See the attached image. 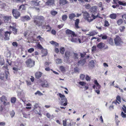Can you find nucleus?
I'll return each instance as SVG.
<instances>
[{"label": "nucleus", "mask_w": 126, "mask_h": 126, "mask_svg": "<svg viewBox=\"0 0 126 126\" xmlns=\"http://www.w3.org/2000/svg\"><path fill=\"white\" fill-rule=\"evenodd\" d=\"M56 62L57 64H59L62 62V61L61 59H58L56 60Z\"/></svg>", "instance_id": "f704fd0d"}, {"label": "nucleus", "mask_w": 126, "mask_h": 126, "mask_svg": "<svg viewBox=\"0 0 126 126\" xmlns=\"http://www.w3.org/2000/svg\"><path fill=\"white\" fill-rule=\"evenodd\" d=\"M85 77V76L83 74H81L80 75V79L82 80H83L84 79Z\"/></svg>", "instance_id": "5fc2aeb1"}, {"label": "nucleus", "mask_w": 126, "mask_h": 126, "mask_svg": "<svg viewBox=\"0 0 126 126\" xmlns=\"http://www.w3.org/2000/svg\"><path fill=\"white\" fill-rule=\"evenodd\" d=\"M42 53L43 54L42 55V57L46 55L47 54V50L46 49H43L42 51Z\"/></svg>", "instance_id": "bb28decb"}, {"label": "nucleus", "mask_w": 126, "mask_h": 126, "mask_svg": "<svg viewBox=\"0 0 126 126\" xmlns=\"http://www.w3.org/2000/svg\"><path fill=\"white\" fill-rule=\"evenodd\" d=\"M71 53L70 51H67L65 52V55L67 58H69L70 56Z\"/></svg>", "instance_id": "a211bd4d"}, {"label": "nucleus", "mask_w": 126, "mask_h": 126, "mask_svg": "<svg viewBox=\"0 0 126 126\" xmlns=\"http://www.w3.org/2000/svg\"><path fill=\"white\" fill-rule=\"evenodd\" d=\"M65 50V48L64 47H61L60 49V52L62 54H64Z\"/></svg>", "instance_id": "c85d7f7f"}, {"label": "nucleus", "mask_w": 126, "mask_h": 126, "mask_svg": "<svg viewBox=\"0 0 126 126\" xmlns=\"http://www.w3.org/2000/svg\"><path fill=\"white\" fill-rule=\"evenodd\" d=\"M46 29H48V30L47 31H49L51 30V28L50 27L49 25H47L46 27Z\"/></svg>", "instance_id": "6e6d98bb"}, {"label": "nucleus", "mask_w": 126, "mask_h": 126, "mask_svg": "<svg viewBox=\"0 0 126 126\" xmlns=\"http://www.w3.org/2000/svg\"><path fill=\"white\" fill-rule=\"evenodd\" d=\"M12 45L16 47L17 46V44L16 42H13L12 44Z\"/></svg>", "instance_id": "338daca9"}, {"label": "nucleus", "mask_w": 126, "mask_h": 126, "mask_svg": "<svg viewBox=\"0 0 126 126\" xmlns=\"http://www.w3.org/2000/svg\"><path fill=\"white\" fill-rule=\"evenodd\" d=\"M16 101V98L15 97H12L11 99V103H15Z\"/></svg>", "instance_id": "8fccbe9b"}, {"label": "nucleus", "mask_w": 126, "mask_h": 126, "mask_svg": "<svg viewBox=\"0 0 126 126\" xmlns=\"http://www.w3.org/2000/svg\"><path fill=\"white\" fill-rule=\"evenodd\" d=\"M14 2L17 3L19 2H21L22 3V0H12Z\"/></svg>", "instance_id": "09e8293b"}, {"label": "nucleus", "mask_w": 126, "mask_h": 126, "mask_svg": "<svg viewBox=\"0 0 126 126\" xmlns=\"http://www.w3.org/2000/svg\"><path fill=\"white\" fill-rule=\"evenodd\" d=\"M79 84L82 86H84L86 84L83 81H80L79 82Z\"/></svg>", "instance_id": "0e129e2a"}, {"label": "nucleus", "mask_w": 126, "mask_h": 126, "mask_svg": "<svg viewBox=\"0 0 126 126\" xmlns=\"http://www.w3.org/2000/svg\"><path fill=\"white\" fill-rule=\"evenodd\" d=\"M125 27L124 26H121L120 30L121 32H122L124 31V30L125 29Z\"/></svg>", "instance_id": "13d9d810"}, {"label": "nucleus", "mask_w": 126, "mask_h": 126, "mask_svg": "<svg viewBox=\"0 0 126 126\" xmlns=\"http://www.w3.org/2000/svg\"><path fill=\"white\" fill-rule=\"evenodd\" d=\"M34 22L35 24L37 26H40L42 25V21L44 20V18L43 16H34Z\"/></svg>", "instance_id": "f257e3e1"}, {"label": "nucleus", "mask_w": 126, "mask_h": 126, "mask_svg": "<svg viewBox=\"0 0 126 126\" xmlns=\"http://www.w3.org/2000/svg\"><path fill=\"white\" fill-rule=\"evenodd\" d=\"M34 50V49L33 48H31L28 50V52L30 53L33 52Z\"/></svg>", "instance_id": "a18cd8bd"}, {"label": "nucleus", "mask_w": 126, "mask_h": 126, "mask_svg": "<svg viewBox=\"0 0 126 126\" xmlns=\"http://www.w3.org/2000/svg\"><path fill=\"white\" fill-rule=\"evenodd\" d=\"M117 17L116 15L114 13L111 14L110 16V17L111 19H115Z\"/></svg>", "instance_id": "412c9836"}, {"label": "nucleus", "mask_w": 126, "mask_h": 126, "mask_svg": "<svg viewBox=\"0 0 126 126\" xmlns=\"http://www.w3.org/2000/svg\"><path fill=\"white\" fill-rule=\"evenodd\" d=\"M0 100L2 102H4L5 101H7V99L6 97L3 95L0 97Z\"/></svg>", "instance_id": "cd10ccee"}, {"label": "nucleus", "mask_w": 126, "mask_h": 126, "mask_svg": "<svg viewBox=\"0 0 126 126\" xmlns=\"http://www.w3.org/2000/svg\"><path fill=\"white\" fill-rule=\"evenodd\" d=\"M94 60H91L90 62L89 65L92 67H94Z\"/></svg>", "instance_id": "c756f323"}, {"label": "nucleus", "mask_w": 126, "mask_h": 126, "mask_svg": "<svg viewBox=\"0 0 126 126\" xmlns=\"http://www.w3.org/2000/svg\"><path fill=\"white\" fill-rule=\"evenodd\" d=\"M122 18L124 19H125V20H124L125 21V23H126V15H123L122 16Z\"/></svg>", "instance_id": "bf43d9fd"}, {"label": "nucleus", "mask_w": 126, "mask_h": 126, "mask_svg": "<svg viewBox=\"0 0 126 126\" xmlns=\"http://www.w3.org/2000/svg\"><path fill=\"white\" fill-rule=\"evenodd\" d=\"M22 91H18L17 92V95L19 97L21 96V93Z\"/></svg>", "instance_id": "e2e57ef3"}, {"label": "nucleus", "mask_w": 126, "mask_h": 126, "mask_svg": "<svg viewBox=\"0 0 126 126\" xmlns=\"http://www.w3.org/2000/svg\"><path fill=\"white\" fill-rule=\"evenodd\" d=\"M86 79L87 81H89L90 79V78L88 75H86L85 78Z\"/></svg>", "instance_id": "69168bd1"}, {"label": "nucleus", "mask_w": 126, "mask_h": 126, "mask_svg": "<svg viewBox=\"0 0 126 126\" xmlns=\"http://www.w3.org/2000/svg\"><path fill=\"white\" fill-rule=\"evenodd\" d=\"M4 32L1 30H0V39L1 40H3V35Z\"/></svg>", "instance_id": "393cba45"}, {"label": "nucleus", "mask_w": 126, "mask_h": 126, "mask_svg": "<svg viewBox=\"0 0 126 126\" xmlns=\"http://www.w3.org/2000/svg\"><path fill=\"white\" fill-rule=\"evenodd\" d=\"M31 19V18L28 16L26 15L22 16L21 18L22 20L23 21H28Z\"/></svg>", "instance_id": "9b49d317"}, {"label": "nucleus", "mask_w": 126, "mask_h": 126, "mask_svg": "<svg viewBox=\"0 0 126 126\" xmlns=\"http://www.w3.org/2000/svg\"><path fill=\"white\" fill-rule=\"evenodd\" d=\"M25 63L27 66L30 68L33 66L35 64L34 61L30 58L28 59Z\"/></svg>", "instance_id": "20e7f679"}, {"label": "nucleus", "mask_w": 126, "mask_h": 126, "mask_svg": "<svg viewBox=\"0 0 126 126\" xmlns=\"http://www.w3.org/2000/svg\"><path fill=\"white\" fill-rule=\"evenodd\" d=\"M35 95L38 94L40 95H43V94L39 91H37L35 93Z\"/></svg>", "instance_id": "3c124183"}, {"label": "nucleus", "mask_w": 126, "mask_h": 126, "mask_svg": "<svg viewBox=\"0 0 126 126\" xmlns=\"http://www.w3.org/2000/svg\"><path fill=\"white\" fill-rule=\"evenodd\" d=\"M123 22V20L121 19H118L117 21V23L119 25H121L122 23Z\"/></svg>", "instance_id": "72a5a7b5"}, {"label": "nucleus", "mask_w": 126, "mask_h": 126, "mask_svg": "<svg viewBox=\"0 0 126 126\" xmlns=\"http://www.w3.org/2000/svg\"><path fill=\"white\" fill-rule=\"evenodd\" d=\"M37 39L38 41H40L41 42H43L44 41V38L41 37L39 35L37 37Z\"/></svg>", "instance_id": "a878e982"}, {"label": "nucleus", "mask_w": 126, "mask_h": 126, "mask_svg": "<svg viewBox=\"0 0 126 126\" xmlns=\"http://www.w3.org/2000/svg\"><path fill=\"white\" fill-rule=\"evenodd\" d=\"M80 56L78 54L76 53H74L73 58L74 59L77 60L79 57Z\"/></svg>", "instance_id": "4be33fe9"}, {"label": "nucleus", "mask_w": 126, "mask_h": 126, "mask_svg": "<svg viewBox=\"0 0 126 126\" xmlns=\"http://www.w3.org/2000/svg\"><path fill=\"white\" fill-rule=\"evenodd\" d=\"M5 78L6 79H8V77L9 76V72L8 71H6L5 72Z\"/></svg>", "instance_id": "c03bdc74"}, {"label": "nucleus", "mask_w": 126, "mask_h": 126, "mask_svg": "<svg viewBox=\"0 0 126 126\" xmlns=\"http://www.w3.org/2000/svg\"><path fill=\"white\" fill-rule=\"evenodd\" d=\"M105 46V44L104 43L101 42L99 43L97 45V47L99 48L102 49Z\"/></svg>", "instance_id": "4468645a"}, {"label": "nucleus", "mask_w": 126, "mask_h": 126, "mask_svg": "<svg viewBox=\"0 0 126 126\" xmlns=\"http://www.w3.org/2000/svg\"><path fill=\"white\" fill-rule=\"evenodd\" d=\"M42 86L43 87L49 88V85L47 81L44 80L43 83L42 84Z\"/></svg>", "instance_id": "ddd939ff"}, {"label": "nucleus", "mask_w": 126, "mask_h": 126, "mask_svg": "<svg viewBox=\"0 0 126 126\" xmlns=\"http://www.w3.org/2000/svg\"><path fill=\"white\" fill-rule=\"evenodd\" d=\"M118 4L121 5H122L123 6H126V3H123L122 2L120 1H118Z\"/></svg>", "instance_id": "58836bf2"}, {"label": "nucleus", "mask_w": 126, "mask_h": 126, "mask_svg": "<svg viewBox=\"0 0 126 126\" xmlns=\"http://www.w3.org/2000/svg\"><path fill=\"white\" fill-rule=\"evenodd\" d=\"M97 34V33L95 31H93L89 32V33L87 34V35L90 36H93Z\"/></svg>", "instance_id": "5701e85b"}, {"label": "nucleus", "mask_w": 126, "mask_h": 126, "mask_svg": "<svg viewBox=\"0 0 126 126\" xmlns=\"http://www.w3.org/2000/svg\"><path fill=\"white\" fill-rule=\"evenodd\" d=\"M63 126H66L67 120L65 119L64 120H63Z\"/></svg>", "instance_id": "4d7b16f0"}, {"label": "nucleus", "mask_w": 126, "mask_h": 126, "mask_svg": "<svg viewBox=\"0 0 126 126\" xmlns=\"http://www.w3.org/2000/svg\"><path fill=\"white\" fill-rule=\"evenodd\" d=\"M85 8L87 9H89L91 7L90 5L88 4H87L85 5Z\"/></svg>", "instance_id": "a19ab883"}, {"label": "nucleus", "mask_w": 126, "mask_h": 126, "mask_svg": "<svg viewBox=\"0 0 126 126\" xmlns=\"http://www.w3.org/2000/svg\"><path fill=\"white\" fill-rule=\"evenodd\" d=\"M3 104L4 106H6L10 105V103L7 101H5L3 102Z\"/></svg>", "instance_id": "c9c22d12"}, {"label": "nucleus", "mask_w": 126, "mask_h": 126, "mask_svg": "<svg viewBox=\"0 0 126 126\" xmlns=\"http://www.w3.org/2000/svg\"><path fill=\"white\" fill-rule=\"evenodd\" d=\"M59 95L61 98V99H59L60 104L62 105L65 106L67 104V99L65 97V96L64 95L59 93Z\"/></svg>", "instance_id": "f03ea898"}, {"label": "nucleus", "mask_w": 126, "mask_h": 126, "mask_svg": "<svg viewBox=\"0 0 126 126\" xmlns=\"http://www.w3.org/2000/svg\"><path fill=\"white\" fill-rule=\"evenodd\" d=\"M107 38V36L106 35H103L102 37V39H106Z\"/></svg>", "instance_id": "774afa93"}, {"label": "nucleus", "mask_w": 126, "mask_h": 126, "mask_svg": "<svg viewBox=\"0 0 126 126\" xmlns=\"http://www.w3.org/2000/svg\"><path fill=\"white\" fill-rule=\"evenodd\" d=\"M11 33L9 32H5L4 38L6 40H9V36Z\"/></svg>", "instance_id": "1a4fd4ad"}, {"label": "nucleus", "mask_w": 126, "mask_h": 126, "mask_svg": "<svg viewBox=\"0 0 126 126\" xmlns=\"http://www.w3.org/2000/svg\"><path fill=\"white\" fill-rule=\"evenodd\" d=\"M94 83L99 88H100L101 86L99 84L96 80H94Z\"/></svg>", "instance_id": "4c0bfd02"}, {"label": "nucleus", "mask_w": 126, "mask_h": 126, "mask_svg": "<svg viewBox=\"0 0 126 126\" xmlns=\"http://www.w3.org/2000/svg\"><path fill=\"white\" fill-rule=\"evenodd\" d=\"M59 3L60 5H64L67 3L68 2L66 0H59Z\"/></svg>", "instance_id": "2eb2a0df"}, {"label": "nucleus", "mask_w": 126, "mask_h": 126, "mask_svg": "<svg viewBox=\"0 0 126 126\" xmlns=\"http://www.w3.org/2000/svg\"><path fill=\"white\" fill-rule=\"evenodd\" d=\"M67 17V16L66 15H64L62 16V20L63 21H65L66 20Z\"/></svg>", "instance_id": "e433bc0d"}, {"label": "nucleus", "mask_w": 126, "mask_h": 126, "mask_svg": "<svg viewBox=\"0 0 126 126\" xmlns=\"http://www.w3.org/2000/svg\"><path fill=\"white\" fill-rule=\"evenodd\" d=\"M21 8H22V10H25L26 9V8L24 6V5H20L19 7V9H20Z\"/></svg>", "instance_id": "de8ad7c7"}, {"label": "nucleus", "mask_w": 126, "mask_h": 126, "mask_svg": "<svg viewBox=\"0 0 126 126\" xmlns=\"http://www.w3.org/2000/svg\"><path fill=\"white\" fill-rule=\"evenodd\" d=\"M6 6L5 3L1 2L0 0V7L2 8H3Z\"/></svg>", "instance_id": "473e14b6"}, {"label": "nucleus", "mask_w": 126, "mask_h": 126, "mask_svg": "<svg viewBox=\"0 0 126 126\" xmlns=\"http://www.w3.org/2000/svg\"><path fill=\"white\" fill-rule=\"evenodd\" d=\"M79 21V19H77L75 20V27L77 28H78L79 26H78V24Z\"/></svg>", "instance_id": "b1692460"}, {"label": "nucleus", "mask_w": 126, "mask_h": 126, "mask_svg": "<svg viewBox=\"0 0 126 126\" xmlns=\"http://www.w3.org/2000/svg\"><path fill=\"white\" fill-rule=\"evenodd\" d=\"M76 16L75 14L74 13L70 14L69 15V18L70 19H72L74 18Z\"/></svg>", "instance_id": "6ab92c4d"}, {"label": "nucleus", "mask_w": 126, "mask_h": 126, "mask_svg": "<svg viewBox=\"0 0 126 126\" xmlns=\"http://www.w3.org/2000/svg\"><path fill=\"white\" fill-rule=\"evenodd\" d=\"M60 69L61 71L63 72L65 71V67L64 66H61L60 67Z\"/></svg>", "instance_id": "603ef678"}, {"label": "nucleus", "mask_w": 126, "mask_h": 126, "mask_svg": "<svg viewBox=\"0 0 126 126\" xmlns=\"http://www.w3.org/2000/svg\"><path fill=\"white\" fill-rule=\"evenodd\" d=\"M118 101L120 102H121V97L119 95H118L116 97V100L114 101H113L112 103V104L113 105H114L115 104L116 105H118L119 104V102L117 101Z\"/></svg>", "instance_id": "6e6552de"}, {"label": "nucleus", "mask_w": 126, "mask_h": 126, "mask_svg": "<svg viewBox=\"0 0 126 126\" xmlns=\"http://www.w3.org/2000/svg\"><path fill=\"white\" fill-rule=\"evenodd\" d=\"M12 13L16 19L20 15L19 12L16 10L13 9L12 11Z\"/></svg>", "instance_id": "423d86ee"}, {"label": "nucleus", "mask_w": 126, "mask_h": 126, "mask_svg": "<svg viewBox=\"0 0 126 126\" xmlns=\"http://www.w3.org/2000/svg\"><path fill=\"white\" fill-rule=\"evenodd\" d=\"M51 13L52 15L55 16L57 14V12L56 11H52L51 12Z\"/></svg>", "instance_id": "37998d69"}, {"label": "nucleus", "mask_w": 126, "mask_h": 126, "mask_svg": "<svg viewBox=\"0 0 126 126\" xmlns=\"http://www.w3.org/2000/svg\"><path fill=\"white\" fill-rule=\"evenodd\" d=\"M110 25V24L108 21L107 20H105V21L104 26L105 27L108 26Z\"/></svg>", "instance_id": "49530a36"}, {"label": "nucleus", "mask_w": 126, "mask_h": 126, "mask_svg": "<svg viewBox=\"0 0 126 126\" xmlns=\"http://www.w3.org/2000/svg\"><path fill=\"white\" fill-rule=\"evenodd\" d=\"M23 114L24 116V117L27 118L30 115L29 114H27L26 113H23Z\"/></svg>", "instance_id": "680f3d73"}, {"label": "nucleus", "mask_w": 126, "mask_h": 126, "mask_svg": "<svg viewBox=\"0 0 126 126\" xmlns=\"http://www.w3.org/2000/svg\"><path fill=\"white\" fill-rule=\"evenodd\" d=\"M11 18V16H4L3 17L4 20L5 22L9 21Z\"/></svg>", "instance_id": "aec40b11"}, {"label": "nucleus", "mask_w": 126, "mask_h": 126, "mask_svg": "<svg viewBox=\"0 0 126 126\" xmlns=\"http://www.w3.org/2000/svg\"><path fill=\"white\" fill-rule=\"evenodd\" d=\"M4 62L3 59H0V65L2 66L4 64Z\"/></svg>", "instance_id": "864d4df0"}, {"label": "nucleus", "mask_w": 126, "mask_h": 126, "mask_svg": "<svg viewBox=\"0 0 126 126\" xmlns=\"http://www.w3.org/2000/svg\"><path fill=\"white\" fill-rule=\"evenodd\" d=\"M97 9V7L95 6H93L91 8V10L92 12L96 11Z\"/></svg>", "instance_id": "7c9ffc66"}, {"label": "nucleus", "mask_w": 126, "mask_h": 126, "mask_svg": "<svg viewBox=\"0 0 126 126\" xmlns=\"http://www.w3.org/2000/svg\"><path fill=\"white\" fill-rule=\"evenodd\" d=\"M13 26H12L10 25V27L12 29L13 33L15 34H16L17 32V29L14 27L16 26V24L13 23Z\"/></svg>", "instance_id": "9d476101"}, {"label": "nucleus", "mask_w": 126, "mask_h": 126, "mask_svg": "<svg viewBox=\"0 0 126 126\" xmlns=\"http://www.w3.org/2000/svg\"><path fill=\"white\" fill-rule=\"evenodd\" d=\"M54 1L53 0H48L46 2V5H51L54 4Z\"/></svg>", "instance_id": "dca6fc26"}, {"label": "nucleus", "mask_w": 126, "mask_h": 126, "mask_svg": "<svg viewBox=\"0 0 126 126\" xmlns=\"http://www.w3.org/2000/svg\"><path fill=\"white\" fill-rule=\"evenodd\" d=\"M83 18L84 19L89 22L92 21L93 19L91 18V17L90 16V15L89 13L86 11H84L82 12Z\"/></svg>", "instance_id": "7ed1b4c3"}, {"label": "nucleus", "mask_w": 126, "mask_h": 126, "mask_svg": "<svg viewBox=\"0 0 126 126\" xmlns=\"http://www.w3.org/2000/svg\"><path fill=\"white\" fill-rule=\"evenodd\" d=\"M71 41L73 43H78V41L79 43H81L80 40L77 38H73L72 39Z\"/></svg>", "instance_id": "f8f14e48"}, {"label": "nucleus", "mask_w": 126, "mask_h": 126, "mask_svg": "<svg viewBox=\"0 0 126 126\" xmlns=\"http://www.w3.org/2000/svg\"><path fill=\"white\" fill-rule=\"evenodd\" d=\"M114 43L116 46L119 45L122 43L121 39L118 36H117L114 39Z\"/></svg>", "instance_id": "39448f33"}, {"label": "nucleus", "mask_w": 126, "mask_h": 126, "mask_svg": "<svg viewBox=\"0 0 126 126\" xmlns=\"http://www.w3.org/2000/svg\"><path fill=\"white\" fill-rule=\"evenodd\" d=\"M121 115L123 118L126 117V114L124 113L123 111L122 112Z\"/></svg>", "instance_id": "052dcab7"}, {"label": "nucleus", "mask_w": 126, "mask_h": 126, "mask_svg": "<svg viewBox=\"0 0 126 126\" xmlns=\"http://www.w3.org/2000/svg\"><path fill=\"white\" fill-rule=\"evenodd\" d=\"M42 74V73L41 72H38L35 73V76L36 78L38 79L41 77Z\"/></svg>", "instance_id": "f3484780"}, {"label": "nucleus", "mask_w": 126, "mask_h": 126, "mask_svg": "<svg viewBox=\"0 0 126 126\" xmlns=\"http://www.w3.org/2000/svg\"><path fill=\"white\" fill-rule=\"evenodd\" d=\"M66 33L68 35H71L72 37L76 35L74 32L69 29H67L66 31Z\"/></svg>", "instance_id": "0eeeda50"}, {"label": "nucleus", "mask_w": 126, "mask_h": 126, "mask_svg": "<svg viewBox=\"0 0 126 126\" xmlns=\"http://www.w3.org/2000/svg\"><path fill=\"white\" fill-rule=\"evenodd\" d=\"M109 43L111 45H113L114 44V43L112 39L111 38H110L109 39Z\"/></svg>", "instance_id": "79ce46f5"}, {"label": "nucleus", "mask_w": 126, "mask_h": 126, "mask_svg": "<svg viewBox=\"0 0 126 126\" xmlns=\"http://www.w3.org/2000/svg\"><path fill=\"white\" fill-rule=\"evenodd\" d=\"M15 113L14 111H12L10 112V115L12 118H13L15 115Z\"/></svg>", "instance_id": "ea45409f"}, {"label": "nucleus", "mask_w": 126, "mask_h": 126, "mask_svg": "<svg viewBox=\"0 0 126 126\" xmlns=\"http://www.w3.org/2000/svg\"><path fill=\"white\" fill-rule=\"evenodd\" d=\"M86 59H84L83 60H80L78 62V63L83 65L86 62Z\"/></svg>", "instance_id": "2f4dec72"}]
</instances>
